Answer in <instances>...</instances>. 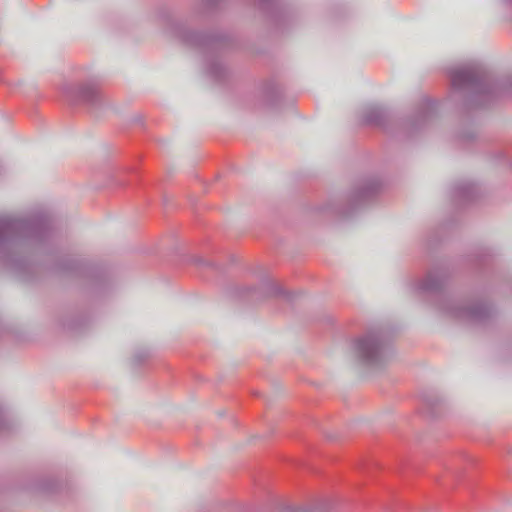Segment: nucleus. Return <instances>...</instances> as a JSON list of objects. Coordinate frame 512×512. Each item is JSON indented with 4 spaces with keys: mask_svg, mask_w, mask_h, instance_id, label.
I'll list each match as a JSON object with an SVG mask.
<instances>
[{
    "mask_svg": "<svg viewBox=\"0 0 512 512\" xmlns=\"http://www.w3.org/2000/svg\"><path fill=\"white\" fill-rule=\"evenodd\" d=\"M358 350L364 358H372V356L378 351V343L373 339H363L358 342Z\"/></svg>",
    "mask_w": 512,
    "mask_h": 512,
    "instance_id": "nucleus-1",
    "label": "nucleus"
}]
</instances>
